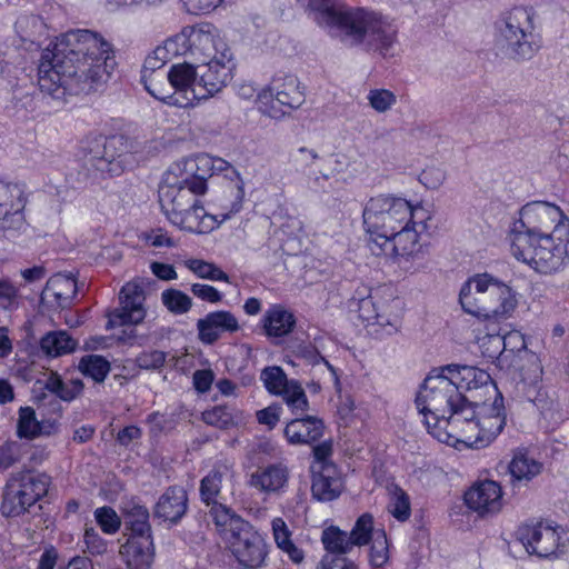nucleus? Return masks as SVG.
I'll list each match as a JSON object with an SVG mask.
<instances>
[{
	"label": "nucleus",
	"mask_w": 569,
	"mask_h": 569,
	"mask_svg": "<svg viewBox=\"0 0 569 569\" xmlns=\"http://www.w3.org/2000/svg\"><path fill=\"white\" fill-rule=\"evenodd\" d=\"M421 211V204L413 206L407 199L395 194H378L370 198L362 212L365 229L370 234V244L379 242L383 236L408 222L425 229L423 220H417Z\"/></svg>",
	"instance_id": "obj_6"
},
{
	"label": "nucleus",
	"mask_w": 569,
	"mask_h": 569,
	"mask_svg": "<svg viewBox=\"0 0 569 569\" xmlns=\"http://www.w3.org/2000/svg\"><path fill=\"white\" fill-rule=\"evenodd\" d=\"M325 430L323 421L313 416L296 418L287 423L284 436L291 445H310L318 441Z\"/></svg>",
	"instance_id": "obj_33"
},
{
	"label": "nucleus",
	"mask_w": 569,
	"mask_h": 569,
	"mask_svg": "<svg viewBox=\"0 0 569 569\" xmlns=\"http://www.w3.org/2000/svg\"><path fill=\"white\" fill-rule=\"evenodd\" d=\"M373 535L372 516L365 513L358 518L348 537L353 546H363L372 539Z\"/></svg>",
	"instance_id": "obj_54"
},
{
	"label": "nucleus",
	"mask_w": 569,
	"mask_h": 569,
	"mask_svg": "<svg viewBox=\"0 0 569 569\" xmlns=\"http://www.w3.org/2000/svg\"><path fill=\"white\" fill-rule=\"evenodd\" d=\"M511 254L535 271L549 274L569 263V224L536 239L528 234L516 237L510 243Z\"/></svg>",
	"instance_id": "obj_5"
},
{
	"label": "nucleus",
	"mask_w": 569,
	"mask_h": 569,
	"mask_svg": "<svg viewBox=\"0 0 569 569\" xmlns=\"http://www.w3.org/2000/svg\"><path fill=\"white\" fill-rule=\"evenodd\" d=\"M313 20L349 47L365 46L386 56L395 40V26L381 13L349 7L342 0H311Z\"/></svg>",
	"instance_id": "obj_3"
},
{
	"label": "nucleus",
	"mask_w": 569,
	"mask_h": 569,
	"mask_svg": "<svg viewBox=\"0 0 569 569\" xmlns=\"http://www.w3.org/2000/svg\"><path fill=\"white\" fill-rule=\"evenodd\" d=\"M461 393L442 367L429 370V415L449 413Z\"/></svg>",
	"instance_id": "obj_23"
},
{
	"label": "nucleus",
	"mask_w": 569,
	"mask_h": 569,
	"mask_svg": "<svg viewBox=\"0 0 569 569\" xmlns=\"http://www.w3.org/2000/svg\"><path fill=\"white\" fill-rule=\"evenodd\" d=\"M388 541L385 531L375 532L369 553L370 563L377 568L383 566L388 560Z\"/></svg>",
	"instance_id": "obj_56"
},
{
	"label": "nucleus",
	"mask_w": 569,
	"mask_h": 569,
	"mask_svg": "<svg viewBox=\"0 0 569 569\" xmlns=\"http://www.w3.org/2000/svg\"><path fill=\"white\" fill-rule=\"evenodd\" d=\"M78 368L83 376L91 378L97 383H101L110 372L111 366L102 356L87 355L80 359Z\"/></svg>",
	"instance_id": "obj_43"
},
{
	"label": "nucleus",
	"mask_w": 569,
	"mask_h": 569,
	"mask_svg": "<svg viewBox=\"0 0 569 569\" xmlns=\"http://www.w3.org/2000/svg\"><path fill=\"white\" fill-rule=\"evenodd\" d=\"M569 224V218L555 203L531 201L519 211V220L513 223L510 232V243L516 237L528 234L536 239L549 234L560 226Z\"/></svg>",
	"instance_id": "obj_9"
},
{
	"label": "nucleus",
	"mask_w": 569,
	"mask_h": 569,
	"mask_svg": "<svg viewBox=\"0 0 569 569\" xmlns=\"http://www.w3.org/2000/svg\"><path fill=\"white\" fill-rule=\"evenodd\" d=\"M198 337L206 345H213L223 332H236L240 329L238 319L226 310L209 312L197 321Z\"/></svg>",
	"instance_id": "obj_27"
},
{
	"label": "nucleus",
	"mask_w": 569,
	"mask_h": 569,
	"mask_svg": "<svg viewBox=\"0 0 569 569\" xmlns=\"http://www.w3.org/2000/svg\"><path fill=\"white\" fill-rule=\"evenodd\" d=\"M305 91L293 74L274 77L256 99L258 110L270 118L280 119L286 109H297L305 102Z\"/></svg>",
	"instance_id": "obj_8"
},
{
	"label": "nucleus",
	"mask_w": 569,
	"mask_h": 569,
	"mask_svg": "<svg viewBox=\"0 0 569 569\" xmlns=\"http://www.w3.org/2000/svg\"><path fill=\"white\" fill-rule=\"evenodd\" d=\"M388 511L399 521H406L410 517V501L408 495L395 487L390 495Z\"/></svg>",
	"instance_id": "obj_52"
},
{
	"label": "nucleus",
	"mask_w": 569,
	"mask_h": 569,
	"mask_svg": "<svg viewBox=\"0 0 569 569\" xmlns=\"http://www.w3.org/2000/svg\"><path fill=\"white\" fill-rule=\"evenodd\" d=\"M501 335L487 333L478 338V346L483 358L490 361L499 360L505 352V345Z\"/></svg>",
	"instance_id": "obj_51"
},
{
	"label": "nucleus",
	"mask_w": 569,
	"mask_h": 569,
	"mask_svg": "<svg viewBox=\"0 0 569 569\" xmlns=\"http://www.w3.org/2000/svg\"><path fill=\"white\" fill-rule=\"evenodd\" d=\"M357 312L367 326H378L386 335H392L400 326L401 301L378 289L358 299Z\"/></svg>",
	"instance_id": "obj_12"
},
{
	"label": "nucleus",
	"mask_w": 569,
	"mask_h": 569,
	"mask_svg": "<svg viewBox=\"0 0 569 569\" xmlns=\"http://www.w3.org/2000/svg\"><path fill=\"white\" fill-rule=\"evenodd\" d=\"M87 551L92 556L103 555L107 551V542L92 527H87L83 535Z\"/></svg>",
	"instance_id": "obj_62"
},
{
	"label": "nucleus",
	"mask_w": 569,
	"mask_h": 569,
	"mask_svg": "<svg viewBox=\"0 0 569 569\" xmlns=\"http://www.w3.org/2000/svg\"><path fill=\"white\" fill-rule=\"evenodd\" d=\"M543 369L538 359H533L528 365L527 370L522 373V382L528 385L526 397L531 401L541 412L547 416L555 408V400L548 392L540 386L542 380Z\"/></svg>",
	"instance_id": "obj_30"
},
{
	"label": "nucleus",
	"mask_w": 569,
	"mask_h": 569,
	"mask_svg": "<svg viewBox=\"0 0 569 569\" xmlns=\"http://www.w3.org/2000/svg\"><path fill=\"white\" fill-rule=\"evenodd\" d=\"M26 203L23 184L0 180V236L20 231L24 227L23 209Z\"/></svg>",
	"instance_id": "obj_17"
},
{
	"label": "nucleus",
	"mask_w": 569,
	"mask_h": 569,
	"mask_svg": "<svg viewBox=\"0 0 569 569\" xmlns=\"http://www.w3.org/2000/svg\"><path fill=\"white\" fill-rule=\"evenodd\" d=\"M260 380L266 390L273 396L283 399L293 413L303 412L308 409L307 395L299 381L288 379L283 369L279 366H269L261 370Z\"/></svg>",
	"instance_id": "obj_16"
},
{
	"label": "nucleus",
	"mask_w": 569,
	"mask_h": 569,
	"mask_svg": "<svg viewBox=\"0 0 569 569\" xmlns=\"http://www.w3.org/2000/svg\"><path fill=\"white\" fill-rule=\"evenodd\" d=\"M517 535L527 552L540 558H548L562 552L567 536L561 527L551 526L548 522L521 526Z\"/></svg>",
	"instance_id": "obj_14"
},
{
	"label": "nucleus",
	"mask_w": 569,
	"mask_h": 569,
	"mask_svg": "<svg viewBox=\"0 0 569 569\" xmlns=\"http://www.w3.org/2000/svg\"><path fill=\"white\" fill-rule=\"evenodd\" d=\"M209 507V516L216 527L222 532H229L230 536H233L238 528H242L248 523V521L219 501L212 502Z\"/></svg>",
	"instance_id": "obj_41"
},
{
	"label": "nucleus",
	"mask_w": 569,
	"mask_h": 569,
	"mask_svg": "<svg viewBox=\"0 0 569 569\" xmlns=\"http://www.w3.org/2000/svg\"><path fill=\"white\" fill-rule=\"evenodd\" d=\"M432 417L435 422L431 423L429 420V435H431L438 442L448 445L450 447L460 449V448H469V441L466 440L468 435L467 431L462 433H458V418L452 420V418L448 413H439L429 415V418Z\"/></svg>",
	"instance_id": "obj_32"
},
{
	"label": "nucleus",
	"mask_w": 569,
	"mask_h": 569,
	"mask_svg": "<svg viewBox=\"0 0 569 569\" xmlns=\"http://www.w3.org/2000/svg\"><path fill=\"white\" fill-rule=\"evenodd\" d=\"M121 512L124 521V529L129 536H152L150 525V513L146 506H143L136 498H130L122 501Z\"/></svg>",
	"instance_id": "obj_35"
},
{
	"label": "nucleus",
	"mask_w": 569,
	"mask_h": 569,
	"mask_svg": "<svg viewBox=\"0 0 569 569\" xmlns=\"http://www.w3.org/2000/svg\"><path fill=\"white\" fill-rule=\"evenodd\" d=\"M229 549L241 569H259L266 566L268 543L249 522L229 537Z\"/></svg>",
	"instance_id": "obj_13"
},
{
	"label": "nucleus",
	"mask_w": 569,
	"mask_h": 569,
	"mask_svg": "<svg viewBox=\"0 0 569 569\" xmlns=\"http://www.w3.org/2000/svg\"><path fill=\"white\" fill-rule=\"evenodd\" d=\"M188 11L193 14H206L217 9L224 0H182Z\"/></svg>",
	"instance_id": "obj_63"
},
{
	"label": "nucleus",
	"mask_w": 569,
	"mask_h": 569,
	"mask_svg": "<svg viewBox=\"0 0 569 569\" xmlns=\"http://www.w3.org/2000/svg\"><path fill=\"white\" fill-rule=\"evenodd\" d=\"M117 66L112 44L87 29L70 30L47 50L38 68L40 91L57 101L103 86Z\"/></svg>",
	"instance_id": "obj_1"
},
{
	"label": "nucleus",
	"mask_w": 569,
	"mask_h": 569,
	"mask_svg": "<svg viewBox=\"0 0 569 569\" xmlns=\"http://www.w3.org/2000/svg\"><path fill=\"white\" fill-rule=\"evenodd\" d=\"M289 471L281 463L269 465L256 470L249 480V485L260 492L279 493L288 483Z\"/></svg>",
	"instance_id": "obj_34"
},
{
	"label": "nucleus",
	"mask_w": 569,
	"mask_h": 569,
	"mask_svg": "<svg viewBox=\"0 0 569 569\" xmlns=\"http://www.w3.org/2000/svg\"><path fill=\"white\" fill-rule=\"evenodd\" d=\"M119 143L122 144L121 137L89 136L82 141V151L98 170L104 171L114 162Z\"/></svg>",
	"instance_id": "obj_28"
},
{
	"label": "nucleus",
	"mask_w": 569,
	"mask_h": 569,
	"mask_svg": "<svg viewBox=\"0 0 569 569\" xmlns=\"http://www.w3.org/2000/svg\"><path fill=\"white\" fill-rule=\"evenodd\" d=\"M21 458V446L17 441H7L0 447V470H7Z\"/></svg>",
	"instance_id": "obj_60"
},
{
	"label": "nucleus",
	"mask_w": 569,
	"mask_h": 569,
	"mask_svg": "<svg viewBox=\"0 0 569 569\" xmlns=\"http://www.w3.org/2000/svg\"><path fill=\"white\" fill-rule=\"evenodd\" d=\"M291 161L297 169L306 170L311 168L318 161L321 163L331 162V158L319 156L315 149L300 147L293 153H291Z\"/></svg>",
	"instance_id": "obj_57"
},
{
	"label": "nucleus",
	"mask_w": 569,
	"mask_h": 569,
	"mask_svg": "<svg viewBox=\"0 0 569 569\" xmlns=\"http://www.w3.org/2000/svg\"><path fill=\"white\" fill-rule=\"evenodd\" d=\"M262 321L266 335L277 338L290 333L296 325L295 316L279 305H274L268 309Z\"/></svg>",
	"instance_id": "obj_37"
},
{
	"label": "nucleus",
	"mask_w": 569,
	"mask_h": 569,
	"mask_svg": "<svg viewBox=\"0 0 569 569\" xmlns=\"http://www.w3.org/2000/svg\"><path fill=\"white\" fill-rule=\"evenodd\" d=\"M542 470V463L528 456L525 451L513 455L509 463V471L513 481L528 482L537 477Z\"/></svg>",
	"instance_id": "obj_40"
},
{
	"label": "nucleus",
	"mask_w": 569,
	"mask_h": 569,
	"mask_svg": "<svg viewBox=\"0 0 569 569\" xmlns=\"http://www.w3.org/2000/svg\"><path fill=\"white\" fill-rule=\"evenodd\" d=\"M312 497L319 501H331L341 493V480L337 476L335 466L321 467L312 470Z\"/></svg>",
	"instance_id": "obj_36"
},
{
	"label": "nucleus",
	"mask_w": 569,
	"mask_h": 569,
	"mask_svg": "<svg viewBox=\"0 0 569 569\" xmlns=\"http://www.w3.org/2000/svg\"><path fill=\"white\" fill-rule=\"evenodd\" d=\"M481 395H470L469 397L461 393V400L456 401L448 413L452 420L458 418V427L460 425L471 428L470 425H476L479 407H482Z\"/></svg>",
	"instance_id": "obj_39"
},
{
	"label": "nucleus",
	"mask_w": 569,
	"mask_h": 569,
	"mask_svg": "<svg viewBox=\"0 0 569 569\" xmlns=\"http://www.w3.org/2000/svg\"><path fill=\"white\" fill-rule=\"evenodd\" d=\"M169 60V56H167V52L161 46H158L149 56H147L141 71V81L146 90L147 84H151L153 87L162 86V83H158L156 81L153 73L161 69Z\"/></svg>",
	"instance_id": "obj_45"
},
{
	"label": "nucleus",
	"mask_w": 569,
	"mask_h": 569,
	"mask_svg": "<svg viewBox=\"0 0 569 569\" xmlns=\"http://www.w3.org/2000/svg\"><path fill=\"white\" fill-rule=\"evenodd\" d=\"M506 409L503 397L500 392L493 395L492 403H482L479 407L476 425H470L472 429H478L477 435H468L469 448L481 449L488 447L503 430L506 426Z\"/></svg>",
	"instance_id": "obj_15"
},
{
	"label": "nucleus",
	"mask_w": 569,
	"mask_h": 569,
	"mask_svg": "<svg viewBox=\"0 0 569 569\" xmlns=\"http://www.w3.org/2000/svg\"><path fill=\"white\" fill-rule=\"evenodd\" d=\"M236 481L233 466L228 462H219L200 481L201 501L207 506L223 499V491L232 492Z\"/></svg>",
	"instance_id": "obj_25"
},
{
	"label": "nucleus",
	"mask_w": 569,
	"mask_h": 569,
	"mask_svg": "<svg viewBox=\"0 0 569 569\" xmlns=\"http://www.w3.org/2000/svg\"><path fill=\"white\" fill-rule=\"evenodd\" d=\"M212 170V159L198 154L177 161L164 172L158 191L159 203L171 224L192 233H208L240 211L244 194L240 184L230 188L234 200L227 212L210 214L200 204L198 197L206 193Z\"/></svg>",
	"instance_id": "obj_2"
},
{
	"label": "nucleus",
	"mask_w": 569,
	"mask_h": 569,
	"mask_svg": "<svg viewBox=\"0 0 569 569\" xmlns=\"http://www.w3.org/2000/svg\"><path fill=\"white\" fill-rule=\"evenodd\" d=\"M17 436L20 439L32 440L41 436L40 421L31 407H21L18 411Z\"/></svg>",
	"instance_id": "obj_46"
},
{
	"label": "nucleus",
	"mask_w": 569,
	"mask_h": 569,
	"mask_svg": "<svg viewBox=\"0 0 569 569\" xmlns=\"http://www.w3.org/2000/svg\"><path fill=\"white\" fill-rule=\"evenodd\" d=\"M197 68L198 80L192 97L199 101L213 97L232 80L234 61L233 57L201 61Z\"/></svg>",
	"instance_id": "obj_18"
},
{
	"label": "nucleus",
	"mask_w": 569,
	"mask_h": 569,
	"mask_svg": "<svg viewBox=\"0 0 569 569\" xmlns=\"http://www.w3.org/2000/svg\"><path fill=\"white\" fill-rule=\"evenodd\" d=\"M94 518L104 533H116L120 526L121 519L111 507H100L94 511Z\"/></svg>",
	"instance_id": "obj_58"
},
{
	"label": "nucleus",
	"mask_w": 569,
	"mask_h": 569,
	"mask_svg": "<svg viewBox=\"0 0 569 569\" xmlns=\"http://www.w3.org/2000/svg\"><path fill=\"white\" fill-rule=\"evenodd\" d=\"M167 355L160 350L143 351L136 358V363L141 369L156 370L166 362Z\"/></svg>",
	"instance_id": "obj_61"
},
{
	"label": "nucleus",
	"mask_w": 569,
	"mask_h": 569,
	"mask_svg": "<svg viewBox=\"0 0 569 569\" xmlns=\"http://www.w3.org/2000/svg\"><path fill=\"white\" fill-rule=\"evenodd\" d=\"M163 305L173 313L181 315L188 312L192 307L189 296L180 290L168 289L161 295Z\"/></svg>",
	"instance_id": "obj_53"
},
{
	"label": "nucleus",
	"mask_w": 569,
	"mask_h": 569,
	"mask_svg": "<svg viewBox=\"0 0 569 569\" xmlns=\"http://www.w3.org/2000/svg\"><path fill=\"white\" fill-rule=\"evenodd\" d=\"M451 381L457 386L458 392L483 395L499 392L493 385L490 375L480 368L472 366L447 365L442 367Z\"/></svg>",
	"instance_id": "obj_22"
},
{
	"label": "nucleus",
	"mask_w": 569,
	"mask_h": 569,
	"mask_svg": "<svg viewBox=\"0 0 569 569\" xmlns=\"http://www.w3.org/2000/svg\"><path fill=\"white\" fill-rule=\"evenodd\" d=\"M533 12L526 7H513L499 26V41L515 60H529L540 48L535 34Z\"/></svg>",
	"instance_id": "obj_7"
},
{
	"label": "nucleus",
	"mask_w": 569,
	"mask_h": 569,
	"mask_svg": "<svg viewBox=\"0 0 569 569\" xmlns=\"http://www.w3.org/2000/svg\"><path fill=\"white\" fill-rule=\"evenodd\" d=\"M192 56L200 61L232 58L233 52L221 31L209 22L190 26Z\"/></svg>",
	"instance_id": "obj_19"
},
{
	"label": "nucleus",
	"mask_w": 569,
	"mask_h": 569,
	"mask_svg": "<svg viewBox=\"0 0 569 569\" xmlns=\"http://www.w3.org/2000/svg\"><path fill=\"white\" fill-rule=\"evenodd\" d=\"M463 498L466 506L481 517L497 513L502 507V490L493 480L476 482Z\"/></svg>",
	"instance_id": "obj_24"
},
{
	"label": "nucleus",
	"mask_w": 569,
	"mask_h": 569,
	"mask_svg": "<svg viewBox=\"0 0 569 569\" xmlns=\"http://www.w3.org/2000/svg\"><path fill=\"white\" fill-rule=\"evenodd\" d=\"M78 346L67 331H51L42 337L40 341L41 350L49 357H60L76 350Z\"/></svg>",
	"instance_id": "obj_42"
},
{
	"label": "nucleus",
	"mask_w": 569,
	"mask_h": 569,
	"mask_svg": "<svg viewBox=\"0 0 569 569\" xmlns=\"http://www.w3.org/2000/svg\"><path fill=\"white\" fill-rule=\"evenodd\" d=\"M237 410L232 407L220 405L202 413V420L210 426L219 429H227L234 423Z\"/></svg>",
	"instance_id": "obj_49"
},
{
	"label": "nucleus",
	"mask_w": 569,
	"mask_h": 569,
	"mask_svg": "<svg viewBox=\"0 0 569 569\" xmlns=\"http://www.w3.org/2000/svg\"><path fill=\"white\" fill-rule=\"evenodd\" d=\"M188 508L187 491L179 486L169 487L154 506V517L177 523Z\"/></svg>",
	"instance_id": "obj_31"
},
{
	"label": "nucleus",
	"mask_w": 569,
	"mask_h": 569,
	"mask_svg": "<svg viewBox=\"0 0 569 569\" xmlns=\"http://www.w3.org/2000/svg\"><path fill=\"white\" fill-rule=\"evenodd\" d=\"M420 248L419 231L417 226H413L411 222L383 236L379 242L370 244V250L373 254L383 256L392 260L413 256Z\"/></svg>",
	"instance_id": "obj_21"
},
{
	"label": "nucleus",
	"mask_w": 569,
	"mask_h": 569,
	"mask_svg": "<svg viewBox=\"0 0 569 569\" xmlns=\"http://www.w3.org/2000/svg\"><path fill=\"white\" fill-rule=\"evenodd\" d=\"M120 307L108 313L107 329L141 323L146 318L144 292L136 282L126 283L119 293Z\"/></svg>",
	"instance_id": "obj_20"
},
{
	"label": "nucleus",
	"mask_w": 569,
	"mask_h": 569,
	"mask_svg": "<svg viewBox=\"0 0 569 569\" xmlns=\"http://www.w3.org/2000/svg\"><path fill=\"white\" fill-rule=\"evenodd\" d=\"M321 540L326 550L331 553L343 555L353 547L348 535L336 527L323 530Z\"/></svg>",
	"instance_id": "obj_48"
},
{
	"label": "nucleus",
	"mask_w": 569,
	"mask_h": 569,
	"mask_svg": "<svg viewBox=\"0 0 569 569\" xmlns=\"http://www.w3.org/2000/svg\"><path fill=\"white\" fill-rule=\"evenodd\" d=\"M78 287L73 277L63 273L52 276L41 292V301L53 308H67L72 303Z\"/></svg>",
	"instance_id": "obj_29"
},
{
	"label": "nucleus",
	"mask_w": 569,
	"mask_h": 569,
	"mask_svg": "<svg viewBox=\"0 0 569 569\" xmlns=\"http://www.w3.org/2000/svg\"><path fill=\"white\" fill-rule=\"evenodd\" d=\"M43 383L46 390L66 402H71L77 399L84 388L80 379L64 381L57 372H50Z\"/></svg>",
	"instance_id": "obj_38"
},
{
	"label": "nucleus",
	"mask_w": 569,
	"mask_h": 569,
	"mask_svg": "<svg viewBox=\"0 0 569 569\" xmlns=\"http://www.w3.org/2000/svg\"><path fill=\"white\" fill-rule=\"evenodd\" d=\"M272 531L277 546L286 552L293 562H301L303 552L291 541L290 531L283 519L274 518L272 520Z\"/></svg>",
	"instance_id": "obj_44"
},
{
	"label": "nucleus",
	"mask_w": 569,
	"mask_h": 569,
	"mask_svg": "<svg viewBox=\"0 0 569 569\" xmlns=\"http://www.w3.org/2000/svg\"><path fill=\"white\" fill-rule=\"evenodd\" d=\"M462 310L478 319L505 320L518 306V293L489 272L469 277L459 291Z\"/></svg>",
	"instance_id": "obj_4"
},
{
	"label": "nucleus",
	"mask_w": 569,
	"mask_h": 569,
	"mask_svg": "<svg viewBox=\"0 0 569 569\" xmlns=\"http://www.w3.org/2000/svg\"><path fill=\"white\" fill-rule=\"evenodd\" d=\"M49 479L44 475L24 472L12 476L3 490L2 515L6 517L23 515L47 493Z\"/></svg>",
	"instance_id": "obj_10"
},
{
	"label": "nucleus",
	"mask_w": 569,
	"mask_h": 569,
	"mask_svg": "<svg viewBox=\"0 0 569 569\" xmlns=\"http://www.w3.org/2000/svg\"><path fill=\"white\" fill-rule=\"evenodd\" d=\"M367 99L369 106L379 113L389 111L397 102L395 93L387 89H371Z\"/></svg>",
	"instance_id": "obj_55"
},
{
	"label": "nucleus",
	"mask_w": 569,
	"mask_h": 569,
	"mask_svg": "<svg viewBox=\"0 0 569 569\" xmlns=\"http://www.w3.org/2000/svg\"><path fill=\"white\" fill-rule=\"evenodd\" d=\"M190 26L184 27L179 33L167 39L161 46L169 56V59L178 56L190 53L192 56V44L190 33Z\"/></svg>",
	"instance_id": "obj_50"
},
{
	"label": "nucleus",
	"mask_w": 569,
	"mask_h": 569,
	"mask_svg": "<svg viewBox=\"0 0 569 569\" xmlns=\"http://www.w3.org/2000/svg\"><path fill=\"white\" fill-rule=\"evenodd\" d=\"M191 292L203 301L217 303L222 300V295L212 286L203 283H193Z\"/></svg>",
	"instance_id": "obj_64"
},
{
	"label": "nucleus",
	"mask_w": 569,
	"mask_h": 569,
	"mask_svg": "<svg viewBox=\"0 0 569 569\" xmlns=\"http://www.w3.org/2000/svg\"><path fill=\"white\" fill-rule=\"evenodd\" d=\"M295 353L297 357L305 359L307 362L311 365H317L320 361L325 362L327 368L332 373L335 381L338 382L336 369L320 355V352L317 350L315 346H312L311 343H300L295 348Z\"/></svg>",
	"instance_id": "obj_59"
},
{
	"label": "nucleus",
	"mask_w": 569,
	"mask_h": 569,
	"mask_svg": "<svg viewBox=\"0 0 569 569\" xmlns=\"http://www.w3.org/2000/svg\"><path fill=\"white\" fill-rule=\"evenodd\" d=\"M184 266L199 278L230 282V277L212 262L201 259H188L184 261Z\"/></svg>",
	"instance_id": "obj_47"
},
{
	"label": "nucleus",
	"mask_w": 569,
	"mask_h": 569,
	"mask_svg": "<svg viewBox=\"0 0 569 569\" xmlns=\"http://www.w3.org/2000/svg\"><path fill=\"white\" fill-rule=\"evenodd\" d=\"M119 553L129 569H150L154 559L152 536H129Z\"/></svg>",
	"instance_id": "obj_26"
},
{
	"label": "nucleus",
	"mask_w": 569,
	"mask_h": 569,
	"mask_svg": "<svg viewBox=\"0 0 569 569\" xmlns=\"http://www.w3.org/2000/svg\"><path fill=\"white\" fill-rule=\"evenodd\" d=\"M167 79L170 88L163 83L161 87L147 84V91L167 104L179 108L192 107L198 100L192 97L198 80V68L188 62L174 63L170 67Z\"/></svg>",
	"instance_id": "obj_11"
}]
</instances>
